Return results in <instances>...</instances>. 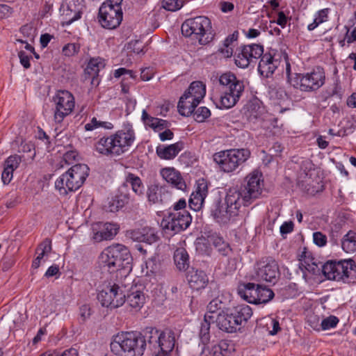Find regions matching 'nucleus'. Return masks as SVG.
Returning a JSON list of instances; mask_svg holds the SVG:
<instances>
[{
	"instance_id": "f257e3e1",
	"label": "nucleus",
	"mask_w": 356,
	"mask_h": 356,
	"mask_svg": "<svg viewBox=\"0 0 356 356\" xmlns=\"http://www.w3.org/2000/svg\"><path fill=\"white\" fill-rule=\"evenodd\" d=\"M262 175L254 170L246 177V184L229 188L224 199L216 197L210 207V214L220 225H227L238 215L242 205L249 206L262 192Z\"/></svg>"
},
{
	"instance_id": "f03ea898",
	"label": "nucleus",
	"mask_w": 356,
	"mask_h": 356,
	"mask_svg": "<svg viewBox=\"0 0 356 356\" xmlns=\"http://www.w3.org/2000/svg\"><path fill=\"white\" fill-rule=\"evenodd\" d=\"M147 336L148 327L143 332H119L112 338L111 350L119 356H143L148 344Z\"/></svg>"
},
{
	"instance_id": "7ed1b4c3",
	"label": "nucleus",
	"mask_w": 356,
	"mask_h": 356,
	"mask_svg": "<svg viewBox=\"0 0 356 356\" xmlns=\"http://www.w3.org/2000/svg\"><path fill=\"white\" fill-rule=\"evenodd\" d=\"M135 140V132L131 124L108 136L100 138L95 144V150L107 156H120L127 152Z\"/></svg>"
},
{
	"instance_id": "20e7f679",
	"label": "nucleus",
	"mask_w": 356,
	"mask_h": 356,
	"mask_svg": "<svg viewBox=\"0 0 356 356\" xmlns=\"http://www.w3.org/2000/svg\"><path fill=\"white\" fill-rule=\"evenodd\" d=\"M131 261L128 248L119 243L108 246L99 257L100 266L110 273L121 270L129 273L131 270Z\"/></svg>"
},
{
	"instance_id": "39448f33",
	"label": "nucleus",
	"mask_w": 356,
	"mask_h": 356,
	"mask_svg": "<svg viewBox=\"0 0 356 356\" xmlns=\"http://www.w3.org/2000/svg\"><path fill=\"white\" fill-rule=\"evenodd\" d=\"M219 83L222 86V91L219 99L215 102V104L218 108L221 109L230 108L238 102L242 96L245 89L244 83L231 72L223 73L219 78Z\"/></svg>"
},
{
	"instance_id": "423d86ee",
	"label": "nucleus",
	"mask_w": 356,
	"mask_h": 356,
	"mask_svg": "<svg viewBox=\"0 0 356 356\" xmlns=\"http://www.w3.org/2000/svg\"><path fill=\"white\" fill-rule=\"evenodd\" d=\"M89 170L88 165L83 163L72 166L56 179V188L63 195H67L68 192L76 191L84 184L89 175Z\"/></svg>"
},
{
	"instance_id": "0eeeda50",
	"label": "nucleus",
	"mask_w": 356,
	"mask_h": 356,
	"mask_svg": "<svg viewBox=\"0 0 356 356\" xmlns=\"http://www.w3.org/2000/svg\"><path fill=\"white\" fill-rule=\"evenodd\" d=\"M250 156L251 152L247 148L230 149L216 152L213 159L221 171L231 173L242 166Z\"/></svg>"
},
{
	"instance_id": "6e6552de",
	"label": "nucleus",
	"mask_w": 356,
	"mask_h": 356,
	"mask_svg": "<svg viewBox=\"0 0 356 356\" xmlns=\"http://www.w3.org/2000/svg\"><path fill=\"white\" fill-rule=\"evenodd\" d=\"M322 273L330 280L346 283L356 282V264L354 260L329 261L322 266Z\"/></svg>"
},
{
	"instance_id": "1a4fd4ad",
	"label": "nucleus",
	"mask_w": 356,
	"mask_h": 356,
	"mask_svg": "<svg viewBox=\"0 0 356 356\" xmlns=\"http://www.w3.org/2000/svg\"><path fill=\"white\" fill-rule=\"evenodd\" d=\"M148 347L152 356H168L175 345V334L171 330L160 332L155 327H148Z\"/></svg>"
},
{
	"instance_id": "9d476101",
	"label": "nucleus",
	"mask_w": 356,
	"mask_h": 356,
	"mask_svg": "<svg viewBox=\"0 0 356 356\" xmlns=\"http://www.w3.org/2000/svg\"><path fill=\"white\" fill-rule=\"evenodd\" d=\"M210 19L204 16H198L186 19L181 25V33L186 37L193 35L200 44H205L213 38Z\"/></svg>"
},
{
	"instance_id": "9b49d317",
	"label": "nucleus",
	"mask_w": 356,
	"mask_h": 356,
	"mask_svg": "<svg viewBox=\"0 0 356 356\" xmlns=\"http://www.w3.org/2000/svg\"><path fill=\"white\" fill-rule=\"evenodd\" d=\"M325 81V73L322 67L317 66L311 72L295 74V77L289 76V83L303 92H314L321 88Z\"/></svg>"
},
{
	"instance_id": "f8f14e48",
	"label": "nucleus",
	"mask_w": 356,
	"mask_h": 356,
	"mask_svg": "<svg viewBox=\"0 0 356 356\" xmlns=\"http://www.w3.org/2000/svg\"><path fill=\"white\" fill-rule=\"evenodd\" d=\"M97 299L103 307L118 308L125 302L126 295L122 286L113 282L104 284L97 294Z\"/></svg>"
},
{
	"instance_id": "ddd939ff",
	"label": "nucleus",
	"mask_w": 356,
	"mask_h": 356,
	"mask_svg": "<svg viewBox=\"0 0 356 356\" xmlns=\"http://www.w3.org/2000/svg\"><path fill=\"white\" fill-rule=\"evenodd\" d=\"M279 276L280 270L277 261L273 257H266L257 262L252 279L258 282H265L275 284Z\"/></svg>"
},
{
	"instance_id": "4468645a",
	"label": "nucleus",
	"mask_w": 356,
	"mask_h": 356,
	"mask_svg": "<svg viewBox=\"0 0 356 356\" xmlns=\"http://www.w3.org/2000/svg\"><path fill=\"white\" fill-rule=\"evenodd\" d=\"M54 102L56 105L54 120L57 123H60L72 112L75 104L74 97L67 90H59L54 97Z\"/></svg>"
},
{
	"instance_id": "2eb2a0df",
	"label": "nucleus",
	"mask_w": 356,
	"mask_h": 356,
	"mask_svg": "<svg viewBox=\"0 0 356 356\" xmlns=\"http://www.w3.org/2000/svg\"><path fill=\"white\" fill-rule=\"evenodd\" d=\"M192 221V217L186 210L179 212H169L161 222L163 229L173 234L179 233L187 229Z\"/></svg>"
},
{
	"instance_id": "dca6fc26",
	"label": "nucleus",
	"mask_w": 356,
	"mask_h": 356,
	"mask_svg": "<svg viewBox=\"0 0 356 356\" xmlns=\"http://www.w3.org/2000/svg\"><path fill=\"white\" fill-rule=\"evenodd\" d=\"M84 0H64L60 8L63 25H70L81 18Z\"/></svg>"
},
{
	"instance_id": "f3484780",
	"label": "nucleus",
	"mask_w": 356,
	"mask_h": 356,
	"mask_svg": "<svg viewBox=\"0 0 356 356\" xmlns=\"http://www.w3.org/2000/svg\"><path fill=\"white\" fill-rule=\"evenodd\" d=\"M122 10H115L105 6H101L99 9V22L101 25L108 29L117 28L122 20Z\"/></svg>"
},
{
	"instance_id": "a211bd4d",
	"label": "nucleus",
	"mask_w": 356,
	"mask_h": 356,
	"mask_svg": "<svg viewBox=\"0 0 356 356\" xmlns=\"http://www.w3.org/2000/svg\"><path fill=\"white\" fill-rule=\"evenodd\" d=\"M215 319L218 328L224 332L233 333L241 330L238 320L229 309L220 312Z\"/></svg>"
},
{
	"instance_id": "6ab92c4d",
	"label": "nucleus",
	"mask_w": 356,
	"mask_h": 356,
	"mask_svg": "<svg viewBox=\"0 0 356 356\" xmlns=\"http://www.w3.org/2000/svg\"><path fill=\"white\" fill-rule=\"evenodd\" d=\"M275 54L271 51L264 53L260 58L258 72L266 78L271 76L280 65V60L275 58Z\"/></svg>"
},
{
	"instance_id": "aec40b11",
	"label": "nucleus",
	"mask_w": 356,
	"mask_h": 356,
	"mask_svg": "<svg viewBox=\"0 0 356 356\" xmlns=\"http://www.w3.org/2000/svg\"><path fill=\"white\" fill-rule=\"evenodd\" d=\"M133 197L131 196L128 187L122 184L118 188V193L106 206V210L109 212L118 211L120 209L127 204Z\"/></svg>"
},
{
	"instance_id": "412c9836",
	"label": "nucleus",
	"mask_w": 356,
	"mask_h": 356,
	"mask_svg": "<svg viewBox=\"0 0 356 356\" xmlns=\"http://www.w3.org/2000/svg\"><path fill=\"white\" fill-rule=\"evenodd\" d=\"M104 60L100 57L92 58L84 70V80H90L91 85L98 86L99 83V72L104 68Z\"/></svg>"
},
{
	"instance_id": "4be33fe9",
	"label": "nucleus",
	"mask_w": 356,
	"mask_h": 356,
	"mask_svg": "<svg viewBox=\"0 0 356 356\" xmlns=\"http://www.w3.org/2000/svg\"><path fill=\"white\" fill-rule=\"evenodd\" d=\"M207 194L208 186L207 182L204 179L199 181L195 191L191 194L189 199L190 208L195 211H199L202 208Z\"/></svg>"
},
{
	"instance_id": "5701e85b",
	"label": "nucleus",
	"mask_w": 356,
	"mask_h": 356,
	"mask_svg": "<svg viewBox=\"0 0 356 356\" xmlns=\"http://www.w3.org/2000/svg\"><path fill=\"white\" fill-rule=\"evenodd\" d=\"M186 280L190 287L197 291L204 289L209 282L208 276L205 272L193 267L186 273Z\"/></svg>"
},
{
	"instance_id": "b1692460",
	"label": "nucleus",
	"mask_w": 356,
	"mask_h": 356,
	"mask_svg": "<svg viewBox=\"0 0 356 356\" xmlns=\"http://www.w3.org/2000/svg\"><path fill=\"white\" fill-rule=\"evenodd\" d=\"M161 175L162 177L173 187L185 191L186 184L181 177L180 172L174 168H165L161 170Z\"/></svg>"
},
{
	"instance_id": "393cba45",
	"label": "nucleus",
	"mask_w": 356,
	"mask_h": 356,
	"mask_svg": "<svg viewBox=\"0 0 356 356\" xmlns=\"http://www.w3.org/2000/svg\"><path fill=\"white\" fill-rule=\"evenodd\" d=\"M147 195L149 202L153 204H165L170 197V195L164 187L156 184L148 187Z\"/></svg>"
},
{
	"instance_id": "a878e982",
	"label": "nucleus",
	"mask_w": 356,
	"mask_h": 356,
	"mask_svg": "<svg viewBox=\"0 0 356 356\" xmlns=\"http://www.w3.org/2000/svg\"><path fill=\"white\" fill-rule=\"evenodd\" d=\"M184 147V142L179 141L167 146H158L156 147V152L159 158L165 160H170L176 157Z\"/></svg>"
},
{
	"instance_id": "bb28decb",
	"label": "nucleus",
	"mask_w": 356,
	"mask_h": 356,
	"mask_svg": "<svg viewBox=\"0 0 356 356\" xmlns=\"http://www.w3.org/2000/svg\"><path fill=\"white\" fill-rule=\"evenodd\" d=\"M299 260L300 264L299 268L303 271L304 269L313 275H319L322 272V266H318L315 261L314 259L312 257L311 253L306 251V249L299 255Z\"/></svg>"
},
{
	"instance_id": "cd10ccee",
	"label": "nucleus",
	"mask_w": 356,
	"mask_h": 356,
	"mask_svg": "<svg viewBox=\"0 0 356 356\" xmlns=\"http://www.w3.org/2000/svg\"><path fill=\"white\" fill-rule=\"evenodd\" d=\"M198 104L199 103L195 102V99H193L191 96L184 93L179 98L177 105L179 113L182 116H190L194 112Z\"/></svg>"
},
{
	"instance_id": "c85d7f7f",
	"label": "nucleus",
	"mask_w": 356,
	"mask_h": 356,
	"mask_svg": "<svg viewBox=\"0 0 356 356\" xmlns=\"http://www.w3.org/2000/svg\"><path fill=\"white\" fill-rule=\"evenodd\" d=\"M208 241L217 250L218 253L224 257H228L232 253L229 244L216 233L208 236Z\"/></svg>"
},
{
	"instance_id": "c756f323",
	"label": "nucleus",
	"mask_w": 356,
	"mask_h": 356,
	"mask_svg": "<svg viewBox=\"0 0 356 356\" xmlns=\"http://www.w3.org/2000/svg\"><path fill=\"white\" fill-rule=\"evenodd\" d=\"M173 260L176 268L179 271H186L189 268L190 258L185 248H177L174 252Z\"/></svg>"
},
{
	"instance_id": "7c9ffc66",
	"label": "nucleus",
	"mask_w": 356,
	"mask_h": 356,
	"mask_svg": "<svg viewBox=\"0 0 356 356\" xmlns=\"http://www.w3.org/2000/svg\"><path fill=\"white\" fill-rule=\"evenodd\" d=\"M229 309L234 316L238 320V323L241 327L247 323L252 315V308L245 304L238 305Z\"/></svg>"
},
{
	"instance_id": "2f4dec72",
	"label": "nucleus",
	"mask_w": 356,
	"mask_h": 356,
	"mask_svg": "<svg viewBox=\"0 0 356 356\" xmlns=\"http://www.w3.org/2000/svg\"><path fill=\"white\" fill-rule=\"evenodd\" d=\"M256 288L257 284L254 283H242L238 286V294L245 300L250 303L256 302Z\"/></svg>"
},
{
	"instance_id": "473e14b6",
	"label": "nucleus",
	"mask_w": 356,
	"mask_h": 356,
	"mask_svg": "<svg viewBox=\"0 0 356 356\" xmlns=\"http://www.w3.org/2000/svg\"><path fill=\"white\" fill-rule=\"evenodd\" d=\"M122 184L128 188L130 186L132 191L138 196H142L144 194L145 186L142 180L138 176L133 173L129 172L127 175L125 181Z\"/></svg>"
},
{
	"instance_id": "72a5a7b5",
	"label": "nucleus",
	"mask_w": 356,
	"mask_h": 356,
	"mask_svg": "<svg viewBox=\"0 0 356 356\" xmlns=\"http://www.w3.org/2000/svg\"><path fill=\"white\" fill-rule=\"evenodd\" d=\"M184 93L191 96L195 102L200 103L206 94L205 86L200 81H193Z\"/></svg>"
},
{
	"instance_id": "f704fd0d",
	"label": "nucleus",
	"mask_w": 356,
	"mask_h": 356,
	"mask_svg": "<svg viewBox=\"0 0 356 356\" xmlns=\"http://www.w3.org/2000/svg\"><path fill=\"white\" fill-rule=\"evenodd\" d=\"M215 316L206 314L204 320L201 323L200 329V338L203 344H207L210 340V325L211 322H214Z\"/></svg>"
},
{
	"instance_id": "c9c22d12",
	"label": "nucleus",
	"mask_w": 356,
	"mask_h": 356,
	"mask_svg": "<svg viewBox=\"0 0 356 356\" xmlns=\"http://www.w3.org/2000/svg\"><path fill=\"white\" fill-rule=\"evenodd\" d=\"M275 296L274 292L269 288L261 284H257L256 302L254 304L267 303Z\"/></svg>"
},
{
	"instance_id": "e433bc0d",
	"label": "nucleus",
	"mask_w": 356,
	"mask_h": 356,
	"mask_svg": "<svg viewBox=\"0 0 356 356\" xmlns=\"http://www.w3.org/2000/svg\"><path fill=\"white\" fill-rule=\"evenodd\" d=\"M341 245L346 253H353L356 251V232L350 230L341 239Z\"/></svg>"
},
{
	"instance_id": "4c0bfd02",
	"label": "nucleus",
	"mask_w": 356,
	"mask_h": 356,
	"mask_svg": "<svg viewBox=\"0 0 356 356\" xmlns=\"http://www.w3.org/2000/svg\"><path fill=\"white\" fill-rule=\"evenodd\" d=\"M145 298L144 293L138 290H132L127 296L126 301L130 307L134 309H140L145 303Z\"/></svg>"
},
{
	"instance_id": "58836bf2",
	"label": "nucleus",
	"mask_w": 356,
	"mask_h": 356,
	"mask_svg": "<svg viewBox=\"0 0 356 356\" xmlns=\"http://www.w3.org/2000/svg\"><path fill=\"white\" fill-rule=\"evenodd\" d=\"M246 49V45H243L236 49L234 56V62L236 66L241 68L248 67L251 62V58L248 56Z\"/></svg>"
},
{
	"instance_id": "ea45409f",
	"label": "nucleus",
	"mask_w": 356,
	"mask_h": 356,
	"mask_svg": "<svg viewBox=\"0 0 356 356\" xmlns=\"http://www.w3.org/2000/svg\"><path fill=\"white\" fill-rule=\"evenodd\" d=\"M246 54H248V56L251 58L252 63H257V60L261 57L264 51V47L260 44H251L246 45Z\"/></svg>"
},
{
	"instance_id": "a19ab883",
	"label": "nucleus",
	"mask_w": 356,
	"mask_h": 356,
	"mask_svg": "<svg viewBox=\"0 0 356 356\" xmlns=\"http://www.w3.org/2000/svg\"><path fill=\"white\" fill-rule=\"evenodd\" d=\"M96 227H99L104 234V238L106 240H111L115 236L118 231V226L115 224L111 222H101L96 223Z\"/></svg>"
},
{
	"instance_id": "79ce46f5",
	"label": "nucleus",
	"mask_w": 356,
	"mask_h": 356,
	"mask_svg": "<svg viewBox=\"0 0 356 356\" xmlns=\"http://www.w3.org/2000/svg\"><path fill=\"white\" fill-rule=\"evenodd\" d=\"M238 38V33H234L232 35H229L223 42V47L220 49L221 53L225 56V57L229 58L232 56L233 49L231 46L233 42L236 41Z\"/></svg>"
},
{
	"instance_id": "37998d69",
	"label": "nucleus",
	"mask_w": 356,
	"mask_h": 356,
	"mask_svg": "<svg viewBox=\"0 0 356 356\" xmlns=\"http://www.w3.org/2000/svg\"><path fill=\"white\" fill-rule=\"evenodd\" d=\"M102 127L106 129H112L113 124L109 122H103L97 120L96 118H92L90 122L85 124V129L86 131H92L97 128Z\"/></svg>"
},
{
	"instance_id": "c03bdc74",
	"label": "nucleus",
	"mask_w": 356,
	"mask_h": 356,
	"mask_svg": "<svg viewBox=\"0 0 356 356\" xmlns=\"http://www.w3.org/2000/svg\"><path fill=\"white\" fill-rule=\"evenodd\" d=\"M192 114H193V118L196 122H204L211 116V113L207 107L200 106L196 110L195 109Z\"/></svg>"
},
{
	"instance_id": "a18cd8bd",
	"label": "nucleus",
	"mask_w": 356,
	"mask_h": 356,
	"mask_svg": "<svg viewBox=\"0 0 356 356\" xmlns=\"http://www.w3.org/2000/svg\"><path fill=\"white\" fill-rule=\"evenodd\" d=\"M142 241L147 244H152L158 240L155 231L153 228L145 227H143Z\"/></svg>"
},
{
	"instance_id": "49530a36",
	"label": "nucleus",
	"mask_w": 356,
	"mask_h": 356,
	"mask_svg": "<svg viewBox=\"0 0 356 356\" xmlns=\"http://www.w3.org/2000/svg\"><path fill=\"white\" fill-rule=\"evenodd\" d=\"M22 162V156L18 154H13L8 156L3 162V166L15 171L18 168Z\"/></svg>"
},
{
	"instance_id": "de8ad7c7",
	"label": "nucleus",
	"mask_w": 356,
	"mask_h": 356,
	"mask_svg": "<svg viewBox=\"0 0 356 356\" xmlns=\"http://www.w3.org/2000/svg\"><path fill=\"white\" fill-rule=\"evenodd\" d=\"M162 8L169 11H177L179 10L184 5L182 0H163Z\"/></svg>"
},
{
	"instance_id": "09e8293b",
	"label": "nucleus",
	"mask_w": 356,
	"mask_h": 356,
	"mask_svg": "<svg viewBox=\"0 0 356 356\" xmlns=\"http://www.w3.org/2000/svg\"><path fill=\"white\" fill-rule=\"evenodd\" d=\"M213 346L219 356H227L232 349V346L227 341H220Z\"/></svg>"
},
{
	"instance_id": "8fccbe9b",
	"label": "nucleus",
	"mask_w": 356,
	"mask_h": 356,
	"mask_svg": "<svg viewBox=\"0 0 356 356\" xmlns=\"http://www.w3.org/2000/svg\"><path fill=\"white\" fill-rule=\"evenodd\" d=\"M80 48L79 43H68L63 47L62 52L65 56H73L79 52Z\"/></svg>"
},
{
	"instance_id": "3c124183",
	"label": "nucleus",
	"mask_w": 356,
	"mask_h": 356,
	"mask_svg": "<svg viewBox=\"0 0 356 356\" xmlns=\"http://www.w3.org/2000/svg\"><path fill=\"white\" fill-rule=\"evenodd\" d=\"M339 318L334 316H330L322 320L321 327L323 330H330L335 327L338 323Z\"/></svg>"
},
{
	"instance_id": "603ef678",
	"label": "nucleus",
	"mask_w": 356,
	"mask_h": 356,
	"mask_svg": "<svg viewBox=\"0 0 356 356\" xmlns=\"http://www.w3.org/2000/svg\"><path fill=\"white\" fill-rule=\"evenodd\" d=\"M114 76L115 78L123 76L122 81H124L128 79H135L136 76L132 70H127L124 67H120L115 70Z\"/></svg>"
},
{
	"instance_id": "864d4df0",
	"label": "nucleus",
	"mask_w": 356,
	"mask_h": 356,
	"mask_svg": "<svg viewBox=\"0 0 356 356\" xmlns=\"http://www.w3.org/2000/svg\"><path fill=\"white\" fill-rule=\"evenodd\" d=\"M224 306V303L219 298H214L207 305V313L209 315L216 313Z\"/></svg>"
},
{
	"instance_id": "5fc2aeb1",
	"label": "nucleus",
	"mask_w": 356,
	"mask_h": 356,
	"mask_svg": "<svg viewBox=\"0 0 356 356\" xmlns=\"http://www.w3.org/2000/svg\"><path fill=\"white\" fill-rule=\"evenodd\" d=\"M314 243L319 246L323 247L327 243V236L321 232H316L313 234Z\"/></svg>"
},
{
	"instance_id": "6e6d98bb",
	"label": "nucleus",
	"mask_w": 356,
	"mask_h": 356,
	"mask_svg": "<svg viewBox=\"0 0 356 356\" xmlns=\"http://www.w3.org/2000/svg\"><path fill=\"white\" fill-rule=\"evenodd\" d=\"M170 123L165 120L157 118V121L151 123V129L154 131H160L169 127Z\"/></svg>"
},
{
	"instance_id": "4d7b16f0",
	"label": "nucleus",
	"mask_w": 356,
	"mask_h": 356,
	"mask_svg": "<svg viewBox=\"0 0 356 356\" xmlns=\"http://www.w3.org/2000/svg\"><path fill=\"white\" fill-rule=\"evenodd\" d=\"M51 241L49 238H45L38 246L37 251L41 250L40 252L44 255H47L51 251Z\"/></svg>"
},
{
	"instance_id": "13d9d810",
	"label": "nucleus",
	"mask_w": 356,
	"mask_h": 356,
	"mask_svg": "<svg viewBox=\"0 0 356 356\" xmlns=\"http://www.w3.org/2000/svg\"><path fill=\"white\" fill-rule=\"evenodd\" d=\"M330 12V8H324L318 10L316 15L315 19L321 24L323 22H325L328 19V14Z\"/></svg>"
},
{
	"instance_id": "bf43d9fd",
	"label": "nucleus",
	"mask_w": 356,
	"mask_h": 356,
	"mask_svg": "<svg viewBox=\"0 0 356 356\" xmlns=\"http://www.w3.org/2000/svg\"><path fill=\"white\" fill-rule=\"evenodd\" d=\"M91 314V308L88 305H83L79 307V315L83 322L88 319Z\"/></svg>"
},
{
	"instance_id": "052dcab7",
	"label": "nucleus",
	"mask_w": 356,
	"mask_h": 356,
	"mask_svg": "<svg viewBox=\"0 0 356 356\" xmlns=\"http://www.w3.org/2000/svg\"><path fill=\"white\" fill-rule=\"evenodd\" d=\"M13 170L3 166V170L1 174V180L3 184H8L13 177Z\"/></svg>"
},
{
	"instance_id": "680f3d73",
	"label": "nucleus",
	"mask_w": 356,
	"mask_h": 356,
	"mask_svg": "<svg viewBox=\"0 0 356 356\" xmlns=\"http://www.w3.org/2000/svg\"><path fill=\"white\" fill-rule=\"evenodd\" d=\"M92 239L95 242H101L104 240H106L104 238V234L103 233V231L99 227H96V223L93 225L92 226Z\"/></svg>"
},
{
	"instance_id": "e2e57ef3",
	"label": "nucleus",
	"mask_w": 356,
	"mask_h": 356,
	"mask_svg": "<svg viewBox=\"0 0 356 356\" xmlns=\"http://www.w3.org/2000/svg\"><path fill=\"white\" fill-rule=\"evenodd\" d=\"M18 56L20 63L25 69H29L31 67L30 58L31 56H28L24 51H20L18 53Z\"/></svg>"
},
{
	"instance_id": "0e129e2a",
	"label": "nucleus",
	"mask_w": 356,
	"mask_h": 356,
	"mask_svg": "<svg viewBox=\"0 0 356 356\" xmlns=\"http://www.w3.org/2000/svg\"><path fill=\"white\" fill-rule=\"evenodd\" d=\"M143 228L140 229L131 230L127 232V236L134 241L141 242Z\"/></svg>"
},
{
	"instance_id": "69168bd1",
	"label": "nucleus",
	"mask_w": 356,
	"mask_h": 356,
	"mask_svg": "<svg viewBox=\"0 0 356 356\" xmlns=\"http://www.w3.org/2000/svg\"><path fill=\"white\" fill-rule=\"evenodd\" d=\"M13 12V8L6 4H0V18L9 17Z\"/></svg>"
},
{
	"instance_id": "338daca9",
	"label": "nucleus",
	"mask_w": 356,
	"mask_h": 356,
	"mask_svg": "<svg viewBox=\"0 0 356 356\" xmlns=\"http://www.w3.org/2000/svg\"><path fill=\"white\" fill-rule=\"evenodd\" d=\"M283 150L282 145L279 143H275L271 147L269 148V154L272 156H279Z\"/></svg>"
},
{
	"instance_id": "774afa93",
	"label": "nucleus",
	"mask_w": 356,
	"mask_h": 356,
	"mask_svg": "<svg viewBox=\"0 0 356 356\" xmlns=\"http://www.w3.org/2000/svg\"><path fill=\"white\" fill-rule=\"evenodd\" d=\"M198 356H219V355L216 353L215 348L212 346L211 347H204Z\"/></svg>"
}]
</instances>
